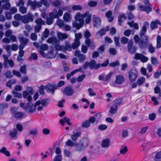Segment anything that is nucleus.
<instances>
[{
	"label": "nucleus",
	"mask_w": 161,
	"mask_h": 161,
	"mask_svg": "<svg viewBox=\"0 0 161 161\" xmlns=\"http://www.w3.org/2000/svg\"><path fill=\"white\" fill-rule=\"evenodd\" d=\"M57 25L60 28H62L64 25V21L61 19H58L57 21Z\"/></svg>",
	"instance_id": "50"
},
{
	"label": "nucleus",
	"mask_w": 161,
	"mask_h": 161,
	"mask_svg": "<svg viewBox=\"0 0 161 161\" xmlns=\"http://www.w3.org/2000/svg\"><path fill=\"white\" fill-rule=\"evenodd\" d=\"M54 50H53L50 51L47 54V56L48 57L50 58H55L56 54L57 53V51H55V53H54Z\"/></svg>",
	"instance_id": "33"
},
{
	"label": "nucleus",
	"mask_w": 161,
	"mask_h": 161,
	"mask_svg": "<svg viewBox=\"0 0 161 161\" xmlns=\"http://www.w3.org/2000/svg\"><path fill=\"white\" fill-rule=\"evenodd\" d=\"M58 42V39L55 36L50 38L47 40V43H52L53 44H56Z\"/></svg>",
	"instance_id": "25"
},
{
	"label": "nucleus",
	"mask_w": 161,
	"mask_h": 161,
	"mask_svg": "<svg viewBox=\"0 0 161 161\" xmlns=\"http://www.w3.org/2000/svg\"><path fill=\"white\" fill-rule=\"evenodd\" d=\"M0 152L3 153L7 156H10L9 152L6 150V148L4 147H3L2 149H0Z\"/></svg>",
	"instance_id": "36"
},
{
	"label": "nucleus",
	"mask_w": 161,
	"mask_h": 161,
	"mask_svg": "<svg viewBox=\"0 0 161 161\" xmlns=\"http://www.w3.org/2000/svg\"><path fill=\"white\" fill-rule=\"evenodd\" d=\"M46 87V89L48 92L53 93L56 89V87L53 84H49Z\"/></svg>",
	"instance_id": "21"
},
{
	"label": "nucleus",
	"mask_w": 161,
	"mask_h": 161,
	"mask_svg": "<svg viewBox=\"0 0 161 161\" xmlns=\"http://www.w3.org/2000/svg\"><path fill=\"white\" fill-rule=\"evenodd\" d=\"M19 11L22 14H25L27 13V9L24 6H20L19 8Z\"/></svg>",
	"instance_id": "47"
},
{
	"label": "nucleus",
	"mask_w": 161,
	"mask_h": 161,
	"mask_svg": "<svg viewBox=\"0 0 161 161\" xmlns=\"http://www.w3.org/2000/svg\"><path fill=\"white\" fill-rule=\"evenodd\" d=\"M81 134V133L80 132L73 131V134L71 136V139L73 141H76L78 137L80 136Z\"/></svg>",
	"instance_id": "22"
},
{
	"label": "nucleus",
	"mask_w": 161,
	"mask_h": 161,
	"mask_svg": "<svg viewBox=\"0 0 161 161\" xmlns=\"http://www.w3.org/2000/svg\"><path fill=\"white\" fill-rule=\"evenodd\" d=\"M106 33V31L103 29H101L100 31L97 32V36H101L104 35Z\"/></svg>",
	"instance_id": "61"
},
{
	"label": "nucleus",
	"mask_w": 161,
	"mask_h": 161,
	"mask_svg": "<svg viewBox=\"0 0 161 161\" xmlns=\"http://www.w3.org/2000/svg\"><path fill=\"white\" fill-rule=\"evenodd\" d=\"M144 3L145 6L141 5L140 3L138 4V6L139 7L140 10L146 11L147 13L151 11L152 10V7L148 1L147 0H145L144 1Z\"/></svg>",
	"instance_id": "5"
},
{
	"label": "nucleus",
	"mask_w": 161,
	"mask_h": 161,
	"mask_svg": "<svg viewBox=\"0 0 161 161\" xmlns=\"http://www.w3.org/2000/svg\"><path fill=\"white\" fill-rule=\"evenodd\" d=\"M145 40L144 42L142 41H140L138 43V45L139 47L141 48H144L146 47L149 42L148 38L145 36Z\"/></svg>",
	"instance_id": "14"
},
{
	"label": "nucleus",
	"mask_w": 161,
	"mask_h": 161,
	"mask_svg": "<svg viewBox=\"0 0 161 161\" xmlns=\"http://www.w3.org/2000/svg\"><path fill=\"white\" fill-rule=\"evenodd\" d=\"M35 22L37 25H41V26L42 25H44L45 23V21H43L41 18H39L36 19Z\"/></svg>",
	"instance_id": "43"
},
{
	"label": "nucleus",
	"mask_w": 161,
	"mask_h": 161,
	"mask_svg": "<svg viewBox=\"0 0 161 161\" xmlns=\"http://www.w3.org/2000/svg\"><path fill=\"white\" fill-rule=\"evenodd\" d=\"M89 142V140L87 138L81 139L78 143V145L76 147V150L79 152L82 151L88 145Z\"/></svg>",
	"instance_id": "3"
},
{
	"label": "nucleus",
	"mask_w": 161,
	"mask_h": 161,
	"mask_svg": "<svg viewBox=\"0 0 161 161\" xmlns=\"http://www.w3.org/2000/svg\"><path fill=\"white\" fill-rule=\"evenodd\" d=\"M158 24L161 25V24L158 20L152 21L150 24V28L151 30H153L154 29L157 28H158Z\"/></svg>",
	"instance_id": "19"
},
{
	"label": "nucleus",
	"mask_w": 161,
	"mask_h": 161,
	"mask_svg": "<svg viewBox=\"0 0 161 161\" xmlns=\"http://www.w3.org/2000/svg\"><path fill=\"white\" fill-rule=\"evenodd\" d=\"M161 37L159 35H158L157 36L156 40V48L159 49L161 47Z\"/></svg>",
	"instance_id": "30"
},
{
	"label": "nucleus",
	"mask_w": 161,
	"mask_h": 161,
	"mask_svg": "<svg viewBox=\"0 0 161 161\" xmlns=\"http://www.w3.org/2000/svg\"><path fill=\"white\" fill-rule=\"evenodd\" d=\"M161 158V152H159L157 153L155 155V160L158 161V160Z\"/></svg>",
	"instance_id": "64"
},
{
	"label": "nucleus",
	"mask_w": 161,
	"mask_h": 161,
	"mask_svg": "<svg viewBox=\"0 0 161 161\" xmlns=\"http://www.w3.org/2000/svg\"><path fill=\"white\" fill-rule=\"evenodd\" d=\"M19 38L21 43L20 45L19 46L20 48L23 49L24 47L26 45L28 42V40L26 38L22 37L21 35L19 34Z\"/></svg>",
	"instance_id": "10"
},
{
	"label": "nucleus",
	"mask_w": 161,
	"mask_h": 161,
	"mask_svg": "<svg viewBox=\"0 0 161 161\" xmlns=\"http://www.w3.org/2000/svg\"><path fill=\"white\" fill-rule=\"evenodd\" d=\"M84 72V71L82 70V68H80L78 69H76L72 71L70 73L68 74L67 75V78L68 80H69L71 76L73 75L75 73L78 72Z\"/></svg>",
	"instance_id": "18"
},
{
	"label": "nucleus",
	"mask_w": 161,
	"mask_h": 161,
	"mask_svg": "<svg viewBox=\"0 0 161 161\" xmlns=\"http://www.w3.org/2000/svg\"><path fill=\"white\" fill-rule=\"evenodd\" d=\"M128 151L127 147L126 146H123L122 147L120 150V153L121 154H125Z\"/></svg>",
	"instance_id": "38"
},
{
	"label": "nucleus",
	"mask_w": 161,
	"mask_h": 161,
	"mask_svg": "<svg viewBox=\"0 0 161 161\" xmlns=\"http://www.w3.org/2000/svg\"><path fill=\"white\" fill-rule=\"evenodd\" d=\"M88 66L91 69H97L100 67V65L99 64H96V62L92 60L89 63H85L83 66V68L85 69Z\"/></svg>",
	"instance_id": "6"
},
{
	"label": "nucleus",
	"mask_w": 161,
	"mask_h": 161,
	"mask_svg": "<svg viewBox=\"0 0 161 161\" xmlns=\"http://www.w3.org/2000/svg\"><path fill=\"white\" fill-rule=\"evenodd\" d=\"M71 12V11L70 10L64 14L63 15V19L65 22H69L71 21L72 19Z\"/></svg>",
	"instance_id": "12"
},
{
	"label": "nucleus",
	"mask_w": 161,
	"mask_h": 161,
	"mask_svg": "<svg viewBox=\"0 0 161 161\" xmlns=\"http://www.w3.org/2000/svg\"><path fill=\"white\" fill-rule=\"evenodd\" d=\"M110 141L108 139H106L103 140L102 146L104 147H107L109 146Z\"/></svg>",
	"instance_id": "28"
},
{
	"label": "nucleus",
	"mask_w": 161,
	"mask_h": 161,
	"mask_svg": "<svg viewBox=\"0 0 161 161\" xmlns=\"http://www.w3.org/2000/svg\"><path fill=\"white\" fill-rule=\"evenodd\" d=\"M22 16L19 14H16L14 16V18L16 20L20 21V20H22Z\"/></svg>",
	"instance_id": "60"
},
{
	"label": "nucleus",
	"mask_w": 161,
	"mask_h": 161,
	"mask_svg": "<svg viewBox=\"0 0 161 161\" xmlns=\"http://www.w3.org/2000/svg\"><path fill=\"white\" fill-rule=\"evenodd\" d=\"M148 127L147 126H145L142 127L139 133L141 134H144L146 133L148 130Z\"/></svg>",
	"instance_id": "46"
},
{
	"label": "nucleus",
	"mask_w": 161,
	"mask_h": 161,
	"mask_svg": "<svg viewBox=\"0 0 161 161\" xmlns=\"http://www.w3.org/2000/svg\"><path fill=\"white\" fill-rule=\"evenodd\" d=\"M12 31L11 30H8L5 32V35L6 37H8L12 35Z\"/></svg>",
	"instance_id": "59"
},
{
	"label": "nucleus",
	"mask_w": 161,
	"mask_h": 161,
	"mask_svg": "<svg viewBox=\"0 0 161 161\" xmlns=\"http://www.w3.org/2000/svg\"><path fill=\"white\" fill-rule=\"evenodd\" d=\"M33 20V16L31 13H28L26 15L22 16V22L23 23H28L29 22H32Z\"/></svg>",
	"instance_id": "8"
},
{
	"label": "nucleus",
	"mask_w": 161,
	"mask_h": 161,
	"mask_svg": "<svg viewBox=\"0 0 161 161\" xmlns=\"http://www.w3.org/2000/svg\"><path fill=\"white\" fill-rule=\"evenodd\" d=\"M72 48V46H71L69 43L67 42L66 43L65 46H64V51L65 50L71 51Z\"/></svg>",
	"instance_id": "40"
},
{
	"label": "nucleus",
	"mask_w": 161,
	"mask_h": 161,
	"mask_svg": "<svg viewBox=\"0 0 161 161\" xmlns=\"http://www.w3.org/2000/svg\"><path fill=\"white\" fill-rule=\"evenodd\" d=\"M101 116L102 115L101 113H97L95 114L93 117H95V119L96 120V121L97 122L101 117Z\"/></svg>",
	"instance_id": "53"
},
{
	"label": "nucleus",
	"mask_w": 161,
	"mask_h": 161,
	"mask_svg": "<svg viewBox=\"0 0 161 161\" xmlns=\"http://www.w3.org/2000/svg\"><path fill=\"white\" fill-rule=\"evenodd\" d=\"M24 116V114L22 112H18L14 114L15 117L18 118H22Z\"/></svg>",
	"instance_id": "52"
},
{
	"label": "nucleus",
	"mask_w": 161,
	"mask_h": 161,
	"mask_svg": "<svg viewBox=\"0 0 161 161\" xmlns=\"http://www.w3.org/2000/svg\"><path fill=\"white\" fill-rule=\"evenodd\" d=\"M91 125V124L88 120L83 122L82 123V126L84 128H88Z\"/></svg>",
	"instance_id": "42"
},
{
	"label": "nucleus",
	"mask_w": 161,
	"mask_h": 161,
	"mask_svg": "<svg viewBox=\"0 0 161 161\" xmlns=\"http://www.w3.org/2000/svg\"><path fill=\"white\" fill-rule=\"evenodd\" d=\"M3 4L2 7L6 9H9L10 7V4L8 0H2Z\"/></svg>",
	"instance_id": "23"
},
{
	"label": "nucleus",
	"mask_w": 161,
	"mask_h": 161,
	"mask_svg": "<svg viewBox=\"0 0 161 161\" xmlns=\"http://www.w3.org/2000/svg\"><path fill=\"white\" fill-rule=\"evenodd\" d=\"M107 128V126L105 124H102L98 126V129L101 130H106Z\"/></svg>",
	"instance_id": "58"
},
{
	"label": "nucleus",
	"mask_w": 161,
	"mask_h": 161,
	"mask_svg": "<svg viewBox=\"0 0 161 161\" xmlns=\"http://www.w3.org/2000/svg\"><path fill=\"white\" fill-rule=\"evenodd\" d=\"M85 43L88 47H91L92 46H94V45L93 42H91L90 40L89 39H86L85 41Z\"/></svg>",
	"instance_id": "57"
},
{
	"label": "nucleus",
	"mask_w": 161,
	"mask_h": 161,
	"mask_svg": "<svg viewBox=\"0 0 161 161\" xmlns=\"http://www.w3.org/2000/svg\"><path fill=\"white\" fill-rule=\"evenodd\" d=\"M112 14V12L110 11H108L106 14V16L108 19V21L109 22H112L113 19V18L111 16Z\"/></svg>",
	"instance_id": "34"
},
{
	"label": "nucleus",
	"mask_w": 161,
	"mask_h": 161,
	"mask_svg": "<svg viewBox=\"0 0 161 161\" xmlns=\"http://www.w3.org/2000/svg\"><path fill=\"white\" fill-rule=\"evenodd\" d=\"M3 57L4 58V60L3 62L4 67V68H7L8 67L7 65V61L8 60V57L6 55H3Z\"/></svg>",
	"instance_id": "41"
},
{
	"label": "nucleus",
	"mask_w": 161,
	"mask_h": 161,
	"mask_svg": "<svg viewBox=\"0 0 161 161\" xmlns=\"http://www.w3.org/2000/svg\"><path fill=\"white\" fill-rule=\"evenodd\" d=\"M55 44L54 48L57 51L60 50L64 51V46H61L60 45L57 44Z\"/></svg>",
	"instance_id": "39"
},
{
	"label": "nucleus",
	"mask_w": 161,
	"mask_h": 161,
	"mask_svg": "<svg viewBox=\"0 0 161 161\" xmlns=\"http://www.w3.org/2000/svg\"><path fill=\"white\" fill-rule=\"evenodd\" d=\"M66 8H61L58 9H54L53 11L49 13V16L53 18H58L63 14V11L66 10Z\"/></svg>",
	"instance_id": "4"
},
{
	"label": "nucleus",
	"mask_w": 161,
	"mask_h": 161,
	"mask_svg": "<svg viewBox=\"0 0 161 161\" xmlns=\"http://www.w3.org/2000/svg\"><path fill=\"white\" fill-rule=\"evenodd\" d=\"M112 74L113 73L112 72H110L104 78L103 80L106 81H108L109 80L110 77H111Z\"/></svg>",
	"instance_id": "54"
},
{
	"label": "nucleus",
	"mask_w": 161,
	"mask_h": 161,
	"mask_svg": "<svg viewBox=\"0 0 161 161\" xmlns=\"http://www.w3.org/2000/svg\"><path fill=\"white\" fill-rule=\"evenodd\" d=\"M41 1L42 2V4H43L46 7V9L44 10V11H45L46 10V9L49 7L50 4L47 0H41Z\"/></svg>",
	"instance_id": "48"
},
{
	"label": "nucleus",
	"mask_w": 161,
	"mask_h": 161,
	"mask_svg": "<svg viewBox=\"0 0 161 161\" xmlns=\"http://www.w3.org/2000/svg\"><path fill=\"white\" fill-rule=\"evenodd\" d=\"M69 118L65 117L63 119H60L59 121V122L62 125H64V122H66L68 125H70L71 124L69 122Z\"/></svg>",
	"instance_id": "24"
},
{
	"label": "nucleus",
	"mask_w": 161,
	"mask_h": 161,
	"mask_svg": "<svg viewBox=\"0 0 161 161\" xmlns=\"http://www.w3.org/2000/svg\"><path fill=\"white\" fill-rule=\"evenodd\" d=\"M49 31L47 29H46L45 30L44 32L42 34V38L43 39L44 38L47 37L49 35Z\"/></svg>",
	"instance_id": "45"
},
{
	"label": "nucleus",
	"mask_w": 161,
	"mask_h": 161,
	"mask_svg": "<svg viewBox=\"0 0 161 161\" xmlns=\"http://www.w3.org/2000/svg\"><path fill=\"white\" fill-rule=\"evenodd\" d=\"M63 93L67 96H71L74 93V90L70 86H68L62 90Z\"/></svg>",
	"instance_id": "11"
},
{
	"label": "nucleus",
	"mask_w": 161,
	"mask_h": 161,
	"mask_svg": "<svg viewBox=\"0 0 161 161\" xmlns=\"http://www.w3.org/2000/svg\"><path fill=\"white\" fill-rule=\"evenodd\" d=\"M72 9L74 11L81 10L82 9V7L79 5H74L72 7Z\"/></svg>",
	"instance_id": "51"
},
{
	"label": "nucleus",
	"mask_w": 161,
	"mask_h": 161,
	"mask_svg": "<svg viewBox=\"0 0 161 161\" xmlns=\"http://www.w3.org/2000/svg\"><path fill=\"white\" fill-rule=\"evenodd\" d=\"M49 102L47 99H42L37 101L35 103L34 106L32 104L31 108H29L28 111L30 113H32L36 110L38 111H41L43 107L47 106Z\"/></svg>",
	"instance_id": "2"
},
{
	"label": "nucleus",
	"mask_w": 161,
	"mask_h": 161,
	"mask_svg": "<svg viewBox=\"0 0 161 161\" xmlns=\"http://www.w3.org/2000/svg\"><path fill=\"white\" fill-rule=\"evenodd\" d=\"M32 106V103L31 102H28L26 106H25V103H21L20 104V106L21 107L24 108L26 111L29 113L30 112L28 111V109L29 108H31Z\"/></svg>",
	"instance_id": "17"
},
{
	"label": "nucleus",
	"mask_w": 161,
	"mask_h": 161,
	"mask_svg": "<svg viewBox=\"0 0 161 161\" xmlns=\"http://www.w3.org/2000/svg\"><path fill=\"white\" fill-rule=\"evenodd\" d=\"M62 159V156L60 154L57 155L53 159L54 161H61Z\"/></svg>",
	"instance_id": "63"
},
{
	"label": "nucleus",
	"mask_w": 161,
	"mask_h": 161,
	"mask_svg": "<svg viewBox=\"0 0 161 161\" xmlns=\"http://www.w3.org/2000/svg\"><path fill=\"white\" fill-rule=\"evenodd\" d=\"M75 39L74 40L76 41L77 42H80L79 40L81 37V34L80 33L78 34L75 33Z\"/></svg>",
	"instance_id": "62"
},
{
	"label": "nucleus",
	"mask_w": 161,
	"mask_h": 161,
	"mask_svg": "<svg viewBox=\"0 0 161 161\" xmlns=\"http://www.w3.org/2000/svg\"><path fill=\"white\" fill-rule=\"evenodd\" d=\"M151 60L152 64L154 65H157L159 64L157 58L155 57L152 56L151 58Z\"/></svg>",
	"instance_id": "31"
},
{
	"label": "nucleus",
	"mask_w": 161,
	"mask_h": 161,
	"mask_svg": "<svg viewBox=\"0 0 161 161\" xmlns=\"http://www.w3.org/2000/svg\"><path fill=\"white\" fill-rule=\"evenodd\" d=\"M134 58L136 59H140L143 63L147 62L148 60L147 57L145 56L142 54L136 53L135 54Z\"/></svg>",
	"instance_id": "9"
},
{
	"label": "nucleus",
	"mask_w": 161,
	"mask_h": 161,
	"mask_svg": "<svg viewBox=\"0 0 161 161\" xmlns=\"http://www.w3.org/2000/svg\"><path fill=\"white\" fill-rule=\"evenodd\" d=\"M145 81V79L143 77H139L137 80L136 83L139 86H141Z\"/></svg>",
	"instance_id": "29"
},
{
	"label": "nucleus",
	"mask_w": 161,
	"mask_h": 161,
	"mask_svg": "<svg viewBox=\"0 0 161 161\" xmlns=\"http://www.w3.org/2000/svg\"><path fill=\"white\" fill-rule=\"evenodd\" d=\"M48 47L47 44H42L40 46L39 50L43 51H46L47 50Z\"/></svg>",
	"instance_id": "56"
},
{
	"label": "nucleus",
	"mask_w": 161,
	"mask_h": 161,
	"mask_svg": "<svg viewBox=\"0 0 161 161\" xmlns=\"http://www.w3.org/2000/svg\"><path fill=\"white\" fill-rule=\"evenodd\" d=\"M127 24L130 27H133L136 30H138L139 29V25L137 23H134V21H132L131 22H128Z\"/></svg>",
	"instance_id": "27"
},
{
	"label": "nucleus",
	"mask_w": 161,
	"mask_h": 161,
	"mask_svg": "<svg viewBox=\"0 0 161 161\" xmlns=\"http://www.w3.org/2000/svg\"><path fill=\"white\" fill-rule=\"evenodd\" d=\"M138 72L135 68L132 69L129 73V78L131 82H133L137 77Z\"/></svg>",
	"instance_id": "7"
},
{
	"label": "nucleus",
	"mask_w": 161,
	"mask_h": 161,
	"mask_svg": "<svg viewBox=\"0 0 161 161\" xmlns=\"http://www.w3.org/2000/svg\"><path fill=\"white\" fill-rule=\"evenodd\" d=\"M12 93L14 94V97H17L19 98H20L22 97V94L16 92L15 90L13 91Z\"/></svg>",
	"instance_id": "49"
},
{
	"label": "nucleus",
	"mask_w": 161,
	"mask_h": 161,
	"mask_svg": "<svg viewBox=\"0 0 161 161\" xmlns=\"http://www.w3.org/2000/svg\"><path fill=\"white\" fill-rule=\"evenodd\" d=\"M80 44V42H77L76 41L74 40V42L72 45V48L73 49H75L77 48Z\"/></svg>",
	"instance_id": "37"
},
{
	"label": "nucleus",
	"mask_w": 161,
	"mask_h": 161,
	"mask_svg": "<svg viewBox=\"0 0 161 161\" xmlns=\"http://www.w3.org/2000/svg\"><path fill=\"white\" fill-rule=\"evenodd\" d=\"M92 15L89 11L86 12L84 14L77 12L75 17V21L73 22V27L76 28L78 30L82 27L84 24V19L86 24L90 23L92 20Z\"/></svg>",
	"instance_id": "1"
},
{
	"label": "nucleus",
	"mask_w": 161,
	"mask_h": 161,
	"mask_svg": "<svg viewBox=\"0 0 161 161\" xmlns=\"http://www.w3.org/2000/svg\"><path fill=\"white\" fill-rule=\"evenodd\" d=\"M57 36L59 40H63L67 38L68 37V35L64 33H62L60 32H58Z\"/></svg>",
	"instance_id": "20"
},
{
	"label": "nucleus",
	"mask_w": 161,
	"mask_h": 161,
	"mask_svg": "<svg viewBox=\"0 0 161 161\" xmlns=\"http://www.w3.org/2000/svg\"><path fill=\"white\" fill-rule=\"evenodd\" d=\"M119 24L120 25L122 22L125 19L126 17L124 14H121L118 16Z\"/></svg>",
	"instance_id": "35"
},
{
	"label": "nucleus",
	"mask_w": 161,
	"mask_h": 161,
	"mask_svg": "<svg viewBox=\"0 0 161 161\" xmlns=\"http://www.w3.org/2000/svg\"><path fill=\"white\" fill-rule=\"evenodd\" d=\"M118 109V107L116 105H114L111 107L109 112L110 114H113L116 112Z\"/></svg>",
	"instance_id": "32"
},
{
	"label": "nucleus",
	"mask_w": 161,
	"mask_h": 161,
	"mask_svg": "<svg viewBox=\"0 0 161 161\" xmlns=\"http://www.w3.org/2000/svg\"><path fill=\"white\" fill-rule=\"evenodd\" d=\"M17 133L16 130L14 129L10 132V135L12 137H14L16 136Z\"/></svg>",
	"instance_id": "55"
},
{
	"label": "nucleus",
	"mask_w": 161,
	"mask_h": 161,
	"mask_svg": "<svg viewBox=\"0 0 161 161\" xmlns=\"http://www.w3.org/2000/svg\"><path fill=\"white\" fill-rule=\"evenodd\" d=\"M101 20L99 17L94 16L93 18V24L95 27H99L101 25Z\"/></svg>",
	"instance_id": "16"
},
{
	"label": "nucleus",
	"mask_w": 161,
	"mask_h": 161,
	"mask_svg": "<svg viewBox=\"0 0 161 161\" xmlns=\"http://www.w3.org/2000/svg\"><path fill=\"white\" fill-rule=\"evenodd\" d=\"M27 6H31L33 9H35L36 8V1H32L31 0H28L26 4Z\"/></svg>",
	"instance_id": "26"
},
{
	"label": "nucleus",
	"mask_w": 161,
	"mask_h": 161,
	"mask_svg": "<svg viewBox=\"0 0 161 161\" xmlns=\"http://www.w3.org/2000/svg\"><path fill=\"white\" fill-rule=\"evenodd\" d=\"M125 81L124 77L121 75H117L115 77V83L118 85L122 84Z\"/></svg>",
	"instance_id": "13"
},
{
	"label": "nucleus",
	"mask_w": 161,
	"mask_h": 161,
	"mask_svg": "<svg viewBox=\"0 0 161 161\" xmlns=\"http://www.w3.org/2000/svg\"><path fill=\"white\" fill-rule=\"evenodd\" d=\"M54 19V18H53L51 17H50L49 16V17L47 18L46 20V23L48 25H50L53 24V19Z\"/></svg>",
	"instance_id": "44"
},
{
	"label": "nucleus",
	"mask_w": 161,
	"mask_h": 161,
	"mask_svg": "<svg viewBox=\"0 0 161 161\" xmlns=\"http://www.w3.org/2000/svg\"><path fill=\"white\" fill-rule=\"evenodd\" d=\"M132 45V41L130 40L128 44V51L131 53H134L136 50V47H133Z\"/></svg>",
	"instance_id": "15"
}]
</instances>
